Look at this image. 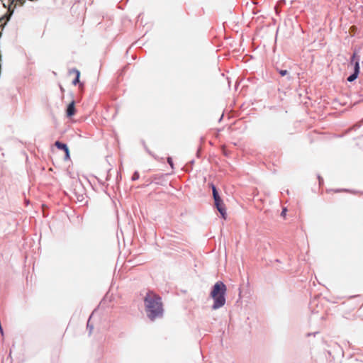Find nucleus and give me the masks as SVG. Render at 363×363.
Wrapping results in <instances>:
<instances>
[{
  "label": "nucleus",
  "instance_id": "obj_1",
  "mask_svg": "<svg viewBox=\"0 0 363 363\" xmlns=\"http://www.w3.org/2000/svg\"><path fill=\"white\" fill-rule=\"evenodd\" d=\"M145 304L147 315L152 320L162 315L163 308L160 296L152 293L147 294Z\"/></svg>",
  "mask_w": 363,
  "mask_h": 363
},
{
  "label": "nucleus",
  "instance_id": "obj_2",
  "mask_svg": "<svg viewBox=\"0 0 363 363\" xmlns=\"http://www.w3.org/2000/svg\"><path fill=\"white\" fill-rule=\"evenodd\" d=\"M227 288L223 281H217L213 286L211 291L210 296L213 301V303L211 306L213 310H218L225 306L226 299Z\"/></svg>",
  "mask_w": 363,
  "mask_h": 363
},
{
  "label": "nucleus",
  "instance_id": "obj_3",
  "mask_svg": "<svg viewBox=\"0 0 363 363\" xmlns=\"http://www.w3.org/2000/svg\"><path fill=\"white\" fill-rule=\"evenodd\" d=\"M359 57L357 56L354 52L351 57L350 65L354 66V72L347 77V81L352 82L354 81L359 73Z\"/></svg>",
  "mask_w": 363,
  "mask_h": 363
},
{
  "label": "nucleus",
  "instance_id": "obj_4",
  "mask_svg": "<svg viewBox=\"0 0 363 363\" xmlns=\"http://www.w3.org/2000/svg\"><path fill=\"white\" fill-rule=\"evenodd\" d=\"M216 208L220 213L221 216L225 219L226 218V211L224 204L222 202L221 199H218V201H214Z\"/></svg>",
  "mask_w": 363,
  "mask_h": 363
},
{
  "label": "nucleus",
  "instance_id": "obj_5",
  "mask_svg": "<svg viewBox=\"0 0 363 363\" xmlns=\"http://www.w3.org/2000/svg\"><path fill=\"white\" fill-rule=\"evenodd\" d=\"M55 146L60 150H62L65 152V160H68L69 158V151L67 145L65 143H62L59 141H56L55 143Z\"/></svg>",
  "mask_w": 363,
  "mask_h": 363
},
{
  "label": "nucleus",
  "instance_id": "obj_6",
  "mask_svg": "<svg viewBox=\"0 0 363 363\" xmlns=\"http://www.w3.org/2000/svg\"><path fill=\"white\" fill-rule=\"evenodd\" d=\"M75 108H74V102L72 101L70 103L67 108V115L70 117L74 114Z\"/></svg>",
  "mask_w": 363,
  "mask_h": 363
},
{
  "label": "nucleus",
  "instance_id": "obj_7",
  "mask_svg": "<svg viewBox=\"0 0 363 363\" xmlns=\"http://www.w3.org/2000/svg\"><path fill=\"white\" fill-rule=\"evenodd\" d=\"M211 187H212L213 199H214V201H218V199H220V197L218 195L217 189L213 184H211Z\"/></svg>",
  "mask_w": 363,
  "mask_h": 363
},
{
  "label": "nucleus",
  "instance_id": "obj_8",
  "mask_svg": "<svg viewBox=\"0 0 363 363\" xmlns=\"http://www.w3.org/2000/svg\"><path fill=\"white\" fill-rule=\"evenodd\" d=\"M75 72L77 74V76H76L75 79L73 81V84H74V85H76L77 83L79 82V75H80V72L77 69L75 70Z\"/></svg>",
  "mask_w": 363,
  "mask_h": 363
},
{
  "label": "nucleus",
  "instance_id": "obj_9",
  "mask_svg": "<svg viewBox=\"0 0 363 363\" xmlns=\"http://www.w3.org/2000/svg\"><path fill=\"white\" fill-rule=\"evenodd\" d=\"M167 162H168V164L171 166V167H172V168H173V167H174V164H173V161H172V157H169L167 158Z\"/></svg>",
  "mask_w": 363,
  "mask_h": 363
},
{
  "label": "nucleus",
  "instance_id": "obj_10",
  "mask_svg": "<svg viewBox=\"0 0 363 363\" xmlns=\"http://www.w3.org/2000/svg\"><path fill=\"white\" fill-rule=\"evenodd\" d=\"M139 178V174L138 172H135V174H133V177H132V179L133 180H136Z\"/></svg>",
  "mask_w": 363,
  "mask_h": 363
},
{
  "label": "nucleus",
  "instance_id": "obj_11",
  "mask_svg": "<svg viewBox=\"0 0 363 363\" xmlns=\"http://www.w3.org/2000/svg\"><path fill=\"white\" fill-rule=\"evenodd\" d=\"M89 322H90V320H89L88 323H87V327L89 328V333H91L94 327L90 325Z\"/></svg>",
  "mask_w": 363,
  "mask_h": 363
},
{
  "label": "nucleus",
  "instance_id": "obj_12",
  "mask_svg": "<svg viewBox=\"0 0 363 363\" xmlns=\"http://www.w3.org/2000/svg\"><path fill=\"white\" fill-rule=\"evenodd\" d=\"M279 74L281 75V76H285L287 74V70H280L279 71Z\"/></svg>",
  "mask_w": 363,
  "mask_h": 363
},
{
  "label": "nucleus",
  "instance_id": "obj_13",
  "mask_svg": "<svg viewBox=\"0 0 363 363\" xmlns=\"http://www.w3.org/2000/svg\"><path fill=\"white\" fill-rule=\"evenodd\" d=\"M286 212V208H284L281 211V216H285Z\"/></svg>",
  "mask_w": 363,
  "mask_h": 363
}]
</instances>
